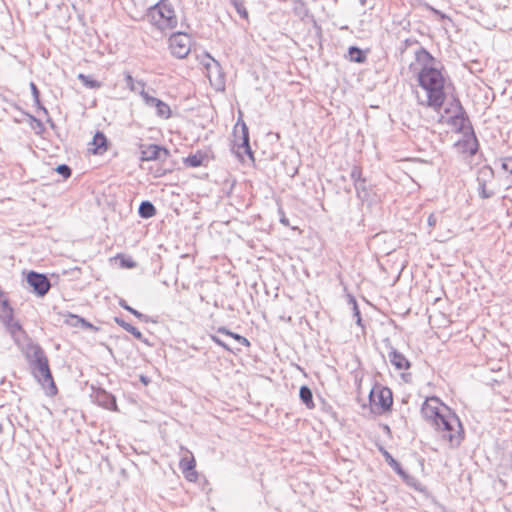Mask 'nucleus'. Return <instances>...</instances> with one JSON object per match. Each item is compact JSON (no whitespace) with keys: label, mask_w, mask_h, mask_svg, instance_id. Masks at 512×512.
I'll return each instance as SVG.
<instances>
[{"label":"nucleus","mask_w":512,"mask_h":512,"mask_svg":"<svg viewBox=\"0 0 512 512\" xmlns=\"http://www.w3.org/2000/svg\"><path fill=\"white\" fill-rule=\"evenodd\" d=\"M415 60L421 65L418 83L427 92V105L440 109L445 101V78L441 69L434 66L435 58L424 47L415 52Z\"/></svg>","instance_id":"nucleus-1"},{"label":"nucleus","mask_w":512,"mask_h":512,"mask_svg":"<svg viewBox=\"0 0 512 512\" xmlns=\"http://www.w3.org/2000/svg\"><path fill=\"white\" fill-rule=\"evenodd\" d=\"M26 358L34 378L45 390L46 395L55 396L58 389L50 370L48 358L42 347L37 344L30 346Z\"/></svg>","instance_id":"nucleus-2"},{"label":"nucleus","mask_w":512,"mask_h":512,"mask_svg":"<svg viewBox=\"0 0 512 512\" xmlns=\"http://www.w3.org/2000/svg\"><path fill=\"white\" fill-rule=\"evenodd\" d=\"M444 415L440 417L433 428L441 434V438L449 443L450 448H457L464 439V429L459 417L449 407L444 408Z\"/></svg>","instance_id":"nucleus-3"},{"label":"nucleus","mask_w":512,"mask_h":512,"mask_svg":"<svg viewBox=\"0 0 512 512\" xmlns=\"http://www.w3.org/2000/svg\"><path fill=\"white\" fill-rule=\"evenodd\" d=\"M145 18L161 31L174 29L178 24L174 7L168 0H160L148 8Z\"/></svg>","instance_id":"nucleus-4"},{"label":"nucleus","mask_w":512,"mask_h":512,"mask_svg":"<svg viewBox=\"0 0 512 512\" xmlns=\"http://www.w3.org/2000/svg\"><path fill=\"white\" fill-rule=\"evenodd\" d=\"M447 407L436 397H428L421 406V415L432 427L444 415V408Z\"/></svg>","instance_id":"nucleus-5"},{"label":"nucleus","mask_w":512,"mask_h":512,"mask_svg":"<svg viewBox=\"0 0 512 512\" xmlns=\"http://www.w3.org/2000/svg\"><path fill=\"white\" fill-rule=\"evenodd\" d=\"M169 47L173 56L183 59L190 53L191 38L185 32H174L169 37Z\"/></svg>","instance_id":"nucleus-6"},{"label":"nucleus","mask_w":512,"mask_h":512,"mask_svg":"<svg viewBox=\"0 0 512 512\" xmlns=\"http://www.w3.org/2000/svg\"><path fill=\"white\" fill-rule=\"evenodd\" d=\"M138 85L141 86V90H140L139 94L142 97L145 105L150 107V108H155L156 109V114H157L158 117H161L163 119L170 118V116H171V109H170L169 105L167 103H165L164 101L156 98V97L150 96L145 91V85L146 84H145L144 81H139Z\"/></svg>","instance_id":"nucleus-7"},{"label":"nucleus","mask_w":512,"mask_h":512,"mask_svg":"<svg viewBox=\"0 0 512 512\" xmlns=\"http://www.w3.org/2000/svg\"><path fill=\"white\" fill-rule=\"evenodd\" d=\"M370 401L379 406L382 412L390 411L393 404L392 391L388 387L376 386L369 395Z\"/></svg>","instance_id":"nucleus-8"},{"label":"nucleus","mask_w":512,"mask_h":512,"mask_svg":"<svg viewBox=\"0 0 512 512\" xmlns=\"http://www.w3.org/2000/svg\"><path fill=\"white\" fill-rule=\"evenodd\" d=\"M26 280L29 286L32 287L33 292L39 297L45 296L51 288L49 278L42 273L30 271L27 274Z\"/></svg>","instance_id":"nucleus-9"},{"label":"nucleus","mask_w":512,"mask_h":512,"mask_svg":"<svg viewBox=\"0 0 512 512\" xmlns=\"http://www.w3.org/2000/svg\"><path fill=\"white\" fill-rule=\"evenodd\" d=\"M455 147L459 152L470 156H474L478 152L479 143L472 126L468 127V132L463 133V139L458 140Z\"/></svg>","instance_id":"nucleus-10"},{"label":"nucleus","mask_w":512,"mask_h":512,"mask_svg":"<svg viewBox=\"0 0 512 512\" xmlns=\"http://www.w3.org/2000/svg\"><path fill=\"white\" fill-rule=\"evenodd\" d=\"M170 152L164 146L150 144L141 150V161H166Z\"/></svg>","instance_id":"nucleus-11"},{"label":"nucleus","mask_w":512,"mask_h":512,"mask_svg":"<svg viewBox=\"0 0 512 512\" xmlns=\"http://www.w3.org/2000/svg\"><path fill=\"white\" fill-rule=\"evenodd\" d=\"M383 343L389 350V361L396 370H408L411 367V362L401 352L392 346L389 338H385Z\"/></svg>","instance_id":"nucleus-12"},{"label":"nucleus","mask_w":512,"mask_h":512,"mask_svg":"<svg viewBox=\"0 0 512 512\" xmlns=\"http://www.w3.org/2000/svg\"><path fill=\"white\" fill-rule=\"evenodd\" d=\"M494 172L491 167L484 166L478 171L477 183L478 193L482 199H489L493 197L494 191L486 188V183L489 179H492Z\"/></svg>","instance_id":"nucleus-13"},{"label":"nucleus","mask_w":512,"mask_h":512,"mask_svg":"<svg viewBox=\"0 0 512 512\" xmlns=\"http://www.w3.org/2000/svg\"><path fill=\"white\" fill-rule=\"evenodd\" d=\"M235 138L234 146L237 147V155L241 157L242 153H244L253 159V152L250 146L249 130L244 122L241 123V135L237 136L235 134Z\"/></svg>","instance_id":"nucleus-14"},{"label":"nucleus","mask_w":512,"mask_h":512,"mask_svg":"<svg viewBox=\"0 0 512 512\" xmlns=\"http://www.w3.org/2000/svg\"><path fill=\"white\" fill-rule=\"evenodd\" d=\"M207 57L210 59V62L205 64V68L208 73V77L212 82L213 75L216 76L217 85L224 87V74L222 72L221 66L217 60L207 54Z\"/></svg>","instance_id":"nucleus-15"},{"label":"nucleus","mask_w":512,"mask_h":512,"mask_svg":"<svg viewBox=\"0 0 512 512\" xmlns=\"http://www.w3.org/2000/svg\"><path fill=\"white\" fill-rule=\"evenodd\" d=\"M180 469L184 474L185 478L190 481H196L197 479V471L195 470L196 461L193 456L191 457H183L179 463Z\"/></svg>","instance_id":"nucleus-16"},{"label":"nucleus","mask_w":512,"mask_h":512,"mask_svg":"<svg viewBox=\"0 0 512 512\" xmlns=\"http://www.w3.org/2000/svg\"><path fill=\"white\" fill-rule=\"evenodd\" d=\"M95 399L100 406L106 409L116 410L117 408L115 396L111 393H108L104 389H98L96 391Z\"/></svg>","instance_id":"nucleus-17"},{"label":"nucleus","mask_w":512,"mask_h":512,"mask_svg":"<svg viewBox=\"0 0 512 512\" xmlns=\"http://www.w3.org/2000/svg\"><path fill=\"white\" fill-rule=\"evenodd\" d=\"M91 145L93 147L90 150L94 154L102 155L108 149L107 137L103 132L97 131L92 139Z\"/></svg>","instance_id":"nucleus-18"},{"label":"nucleus","mask_w":512,"mask_h":512,"mask_svg":"<svg viewBox=\"0 0 512 512\" xmlns=\"http://www.w3.org/2000/svg\"><path fill=\"white\" fill-rule=\"evenodd\" d=\"M114 321L116 324H118L120 327H122L125 331L131 333L136 339L140 340L141 342L145 344H149L148 340L144 338L143 334L133 325L126 322L124 319L120 317H115Z\"/></svg>","instance_id":"nucleus-19"},{"label":"nucleus","mask_w":512,"mask_h":512,"mask_svg":"<svg viewBox=\"0 0 512 512\" xmlns=\"http://www.w3.org/2000/svg\"><path fill=\"white\" fill-rule=\"evenodd\" d=\"M453 124L462 133L468 132V127L471 126V123L462 106L459 107V112L453 117Z\"/></svg>","instance_id":"nucleus-20"},{"label":"nucleus","mask_w":512,"mask_h":512,"mask_svg":"<svg viewBox=\"0 0 512 512\" xmlns=\"http://www.w3.org/2000/svg\"><path fill=\"white\" fill-rule=\"evenodd\" d=\"M208 159V156L205 152L197 151L194 154H190L188 157L184 159V163L188 167L196 168L204 165V162Z\"/></svg>","instance_id":"nucleus-21"},{"label":"nucleus","mask_w":512,"mask_h":512,"mask_svg":"<svg viewBox=\"0 0 512 512\" xmlns=\"http://www.w3.org/2000/svg\"><path fill=\"white\" fill-rule=\"evenodd\" d=\"M138 214L143 219H149L156 214V208L151 201L144 200L139 205Z\"/></svg>","instance_id":"nucleus-22"},{"label":"nucleus","mask_w":512,"mask_h":512,"mask_svg":"<svg viewBox=\"0 0 512 512\" xmlns=\"http://www.w3.org/2000/svg\"><path fill=\"white\" fill-rule=\"evenodd\" d=\"M357 198L361 202H366L370 198V188L366 184V179L362 180L361 182H357L354 185Z\"/></svg>","instance_id":"nucleus-23"},{"label":"nucleus","mask_w":512,"mask_h":512,"mask_svg":"<svg viewBox=\"0 0 512 512\" xmlns=\"http://www.w3.org/2000/svg\"><path fill=\"white\" fill-rule=\"evenodd\" d=\"M299 397H300V400L302 401V403L305 404V406L308 409L314 408L315 405H314V401H313V393H312V390L308 386L303 385L300 387Z\"/></svg>","instance_id":"nucleus-24"},{"label":"nucleus","mask_w":512,"mask_h":512,"mask_svg":"<svg viewBox=\"0 0 512 512\" xmlns=\"http://www.w3.org/2000/svg\"><path fill=\"white\" fill-rule=\"evenodd\" d=\"M217 333H221V334L229 336L230 338H233L240 346H245V347L250 346V342L247 338H245L244 336H242L240 334L231 332L226 327H219L217 330Z\"/></svg>","instance_id":"nucleus-25"},{"label":"nucleus","mask_w":512,"mask_h":512,"mask_svg":"<svg viewBox=\"0 0 512 512\" xmlns=\"http://www.w3.org/2000/svg\"><path fill=\"white\" fill-rule=\"evenodd\" d=\"M400 477L402 478L406 485L415 489L416 491L423 492L425 490L424 486L420 483V481L416 477L409 475L406 471H404L403 474L400 475Z\"/></svg>","instance_id":"nucleus-26"},{"label":"nucleus","mask_w":512,"mask_h":512,"mask_svg":"<svg viewBox=\"0 0 512 512\" xmlns=\"http://www.w3.org/2000/svg\"><path fill=\"white\" fill-rule=\"evenodd\" d=\"M348 55L350 60L353 62L364 63L366 61V55L364 51L357 46L349 47Z\"/></svg>","instance_id":"nucleus-27"},{"label":"nucleus","mask_w":512,"mask_h":512,"mask_svg":"<svg viewBox=\"0 0 512 512\" xmlns=\"http://www.w3.org/2000/svg\"><path fill=\"white\" fill-rule=\"evenodd\" d=\"M293 12L301 19L309 15V10L303 0H293Z\"/></svg>","instance_id":"nucleus-28"},{"label":"nucleus","mask_w":512,"mask_h":512,"mask_svg":"<svg viewBox=\"0 0 512 512\" xmlns=\"http://www.w3.org/2000/svg\"><path fill=\"white\" fill-rule=\"evenodd\" d=\"M383 456L387 464L400 476L405 471L401 464L386 450L383 451Z\"/></svg>","instance_id":"nucleus-29"},{"label":"nucleus","mask_w":512,"mask_h":512,"mask_svg":"<svg viewBox=\"0 0 512 512\" xmlns=\"http://www.w3.org/2000/svg\"><path fill=\"white\" fill-rule=\"evenodd\" d=\"M119 306L122 307L123 309H125L126 311L130 312L132 315L137 317L139 320H141L143 322H148L149 321V317L147 315H145V314L139 312L138 310L132 308L130 305H128V303L124 299H120L119 300Z\"/></svg>","instance_id":"nucleus-30"},{"label":"nucleus","mask_w":512,"mask_h":512,"mask_svg":"<svg viewBox=\"0 0 512 512\" xmlns=\"http://www.w3.org/2000/svg\"><path fill=\"white\" fill-rule=\"evenodd\" d=\"M81 82L82 84L87 87V88H90V89H98L101 87V83L93 78H91L90 76L88 75H85L83 73H80L78 74V77H77Z\"/></svg>","instance_id":"nucleus-31"},{"label":"nucleus","mask_w":512,"mask_h":512,"mask_svg":"<svg viewBox=\"0 0 512 512\" xmlns=\"http://www.w3.org/2000/svg\"><path fill=\"white\" fill-rule=\"evenodd\" d=\"M349 302L352 304L353 316L356 318V324L361 328H364L360 309L358 307L356 299L353 296H350Z\"/></svg>","instance_id":"nucleus-32"},{"label":"nucleus","mask_w":512,"mask_h":512,"mask_svg":"<svg viewBox=\"0 0 512 512\" xmlns=\"http://www.w3.org/2000/svg\"><path fill=\"white\" fill-rule=\"evenodd\" d=\"M139 81L140 80L135 81L134 78L132 77V75L129 72L125 73V82H126L127 87L131 91H133V92H140L141 86L138 85Z\"/></svg>","instance_id":"nucleus-33"},{"label":"nucleus","mask_w":512,"mask_h":512,"mask_svg":"<svg viewBox=\"0 0 512 512\" xmlns=\"http://www.w3.org/2000/svg\"><path fill=\"white\" fill-rule=\"evenodd\" d=\"M231 3L235 7L237 13L240 15L241 18L247 19L248 18V11L246 10L244 6L243 0H231Z\"/></svg>","instance_id":"nucleus-34"},{"label":"nucleus","mask_w":512,"mask_h":512,"mask_svg":"<svg viewBox=\"0 0 512 512\" xmlns=\"http://www.w3.org/2000/svg\"><path fill=\"white\" fill-rule=\"evenodd\" d=\"M1 312L3 314V317L7 318L8 320H11L13 318V309L10 306L8 300H3L1 302Z\"/></svg>","instance_id":"nucleus-35"},{"label":"nucleus","mask_w":512,"mask_h":512,"mask_svg":"<svg viewBox=\"0 0 512 512\" xmlns=\"http://www.w3.org/2000/svg\"><path fill=\"white\" fill-rule=\"evenodd\" d=\"M64 317H65V323L72 327H78L80 324L79 321H82V317L72 314V313H67L64 315Z\"/></svg>","instance_id":"nucleus-36"},{"label":"nucleus","mask_w":512,"mask_h":512,"mask_svg":"<svg viewBox=\"0 0 512 512\" xmlns=\"http://www.w3.org/2000/svg\"><path fill=\"white\" fill-rule=\"evenodd\" d=\"M55 171L64 179H67L72 174V169L66 164H60L55 168Z\"/></svg>","instance_id":"nucleus-37"},{"label":"nucleus","mask_w":512,"mask_h":512,"mask_svg":"<svg viewBox=\"0 0 512 512\" xmlns=\"http://www.w3.org/2000/svg\"><path fill=\"white\" fill-rule=\"evenodd\" d=\"M350 177L353 180L354 184L357 182H361L362 180L365 179L362 177V170L358 166H353L351 173H350Z\"/></svg>","instance_id":"nucleus-38"},{"label":"nucleus","mask_w":512,"mask_h":512,"mask_svg":"<svg viewBox=\"0 0 512 512\" xmlns=\"http://www.w3.org/2000/svg\"><path fill=\"white\" fill-rule=\"evenodd\" d=\"M211 340L216 343L217 345L223 347L225 350L227 351H231L233 352L234 349L232 347H230L226 342H224L223 340H221L217 335H211Z\"/></svg>","instance_id":"nucleus-39"},{"label":"nucleus","mask_w":512,"mask_h":512,"mask_svg":"<svg viewBox=\"0 0 512 512\" xmlns=\"http://www.w3.org/2000/svg\"><path fill=\"white\" fill-rule=\"evenodd\" d=\"M121 260V266L124 268H134L136 263L131 258H126L125 256H118Z\"/></svg>","instance_id":"nucleus-40"},{"label":"nucleus","mask_w":512,"mask_h":512,"mask_svg":"<svg viewBox=\"0 0 512 512\" xmlns=\"http://www.w3.org/2000/svg\"><path fill=\"white\" fill-rule=\"evenodd\" d=\"M502 169L512 175V158H505L502 161Z\"/></svg>","instance_id":"nucleus-41"},{"label":"nucleus","mask_w":512,"mask_h":512,"mask_svg":"<svg viewBox=\"0 0 512 512\" xmlns=\"http://www.w3.org/2000/svg\"><path fill=\"white\" fill-rule=\"evenodd\" d=\"M29 86H30V89H31L33 100H37L38 101V97H40V91H39L38 87L36 86V84L34 82H30Z\"/></svg>","instance_id":"nucleus-42"},{"label":"nucleus","mask_w":512,"mask_h":512,"mask_svg":"<svg viewBox=\"0 0 512 512\" xmlns=\"http://www.w3.org/2000/svg\"><path fill=\"white\" fill-rule=\"evenodd\" d=\"M79 322H80L79 326H81L84 329H90V330H95L96 329L93 324H91L90 322H88L84 318H82V321H79Z\"/></svg>","instance_id":"nucleus-43"},{"label":"nucleus","mask_w":512,"mask_h":512,"mask_svg":"<svg viewBox=\"0 0 512 512\" xmlns=\"http://www.w3.org/2000/svg\"><path fill=\"white\" fill-rule=\"evenodd\" d=\"M278 213L280 215V222L285 226H289V220L286 218L282 208H279Z\"/></svg>","instance_id":"nucleus-44"},{"label":"nucleus","mask_w":512,"mask_h":512,"mask_svg":"<svg viewBox=\"0 0 512 512\" xmlns=\"http://www.w3.org/2000/svg\"><path fill=\"white\" fill-rule=\"evenodd\" d=\"M34 103L37 107L38 110H41L43 111L45 114H48V111L47 109L43 106V104L41 103L40 101V97H38V101L37 100H34Z\"/></svg>","instance_id":"nucleus-45"},{"label":"nucleus","mask_w":512,"mask_h":512,"mask_svg":"<svg viewBox=\"0 0 512 512\" xmlns=\"http://www.w3.org/2000/svg\"><path fill=\"white\" fill-rule=\"evenodd\" d=\"M436 221H437V219H436V216L434 214L429 215V217H428V225L430 227H434L436 225Z\"/></svg>","instance_id":"nucleus-46"},{"label":"nucleus","mask_w":512,"mask_h":512,"mask_svg":"<svg viewBox=\"0 0 512 512\" xmlns=\"http://www.w3.org/2000/svg\"><path fill=\"white\" fill-rule=\"evenodd\" d=\"M140 380H141V382H142V383H144L145 385H147V384L150 382L149 378H148L147 376H144V375H141V376H140Z\"/></svg>","instance_id":"nucleus-47"},{"label":"nucleus","mask_w":512,"mask_h":512,"mask_svg":"<svg viewBox=\"0 0 512 512\" xmlns=\"http://www.w3.org/2000/svg\"><path fill=\"white\" fill-rule=\"evenodd\" d=\"M2 429H3L2 424H0V432H2Z\"/></svg>","instance_id":"nucleus-48"}]
</instances>
